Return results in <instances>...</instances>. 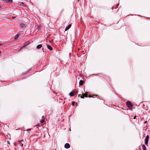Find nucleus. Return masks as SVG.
Segmentation results:
<instances>
[{"label":"nucleus","instance_id":"nucleus-10","mask_svg":"<svg viewBox=\"0 0 150 150\" xmlns=\"http://www.w3.org/2000/svg\"><path fill=\"white\" fill-rule=\"evenodd\" d=\"M42 120L40 121V122L41 123H43L45 121L44 118L43 116H42Z\"/></svg>","mask_w":150,"mask_h":150},{"label":"nucleus","instance_id":"nucleus-11","mask_svg":"<svg viewBox=\"0 0 150 150\" xmlns=\"http://www.w3.org/2000/svg\"><path fill=\"white\" fill-rule=\"evenodd\" d=\"M142 147L143 150H146V146L144 144H143L142 146Z\"/></svg>","mask_w":150,"mask_h":150},{"label":"nucleus","instance_id":"nucleus-5","mask_svg":"<svg viewBox=\"0 0 150 150\" xmlns=\"http://www.w3.org/2000/svg\"><path fill=\"white\" fill-rule=\"evenodd\" d=\"M71 24H69L68 26H67L65 29V31L67 30L71 26Z\"/></svg>","mask_w":150,"mask_h":150},{"label":"nucleus","instance_id":"nucleus-25","mask_svg":"<svg viewBox=\"0 0 150 150\" xmlns=\"http://www.w3.org/2000/svg\"><path fill=\"white\" fill-rule=\"evenodd\" d=\"M146 122H146V121H145V122H144V123H146Z\"/></svg>","mask_w":150,"mask_h":150},{"label":"nucleus","instance_id":"nucleus-1","mask_svg":"<svg viewBox=\"0 0 150 150\" xmlns=\"http://www.w3.org/2000/svg\"><path fill=\"white\" fill-rule=\"evenodd\" d=\"M126 103L128 108L132 110V108L133 105L131 103L130 101H128Z\"/></svg>","mask_w":150,"mask_h":150},{"label":"nucleus","instance_id":"nucleus-8","mask_svg":"<svg viewBox=\"0 0 150 150\" xmlns=\"http://www.w3.org/2000/svg\"><path fill=\"white\" fill-rule=\"evenodd\" d=\"M23 140H21L18 141V142H19V144L21 145V147H22L23 146V144L22 143V142H23Z\"/></svg>","mask_w":150,"mask_h":150},{"label":"nucleus","instance_id":"nucleus-12","mask_svg":"<svg viewBox=\"0 0 150 150\" xmlns=\"http://www.w3.org/2000/svg\"><path fill=\"white\" fill-rule=\"evenodd\" d=\"M69 95L70 96H74V94L73 93V92H70V93H69Z\"/></svg>","mask_w":150,"mask_h":150},{"label":"nucleus","instance_id":"nucleus-9","mask_svg":"<svg viewBox=\"0 0 150 150\" xmlns=\"http://www.w3.org/2000/svg\"><path fill=\"white\" fill-rule=\"evenodd\" d=\"M42 47V45L41 44L39 45H37V48L38 49H40Z\"/></svg>","mask_w":150,"mask_h":150},{"label":"nucleus","instance_id":"nucleus-23","mask_svg":"<svg viewBox=\"0 0 150 150\" xmlns=\"http://www.w3.org/2000/svg\"><path fill=\"white\" fill-rule=\"evenodd\" d=\"M25 46V45H24L23 46H22L21 47H24Z\"/></svg>","mask_w":150,"mask_h":150},{"label":"nucleus","instance_id":"nucleus-20","mask_svg":"<svg viewBox=\"0 0 150 150\" xmlns=\"http://www.w3.org/2000/svg\"><path fill=\"white\" fill-rule=\"evenodd\" d=\"M40 27V26H38L37 27V28L38 29H39Z\"/></svg>","mask_w":150,"mask_h":150},{"label":"nucleus","instance_id":"nucleus-19","mask_svg":"<svg viewBox=\"0 0 150 150\" xmlns=\"http://www.w3.org/2000/svg\"><path fill=\"white\" fill-rule=\"evenodd\" d=\"M21 26H23V27H25V25L23 24H22Z\"/></svg>","mask_w":150,"mask_h":150},{"label":"nucleus","instance_id":"nucleus-7","mask_svg":"<svg viewBox=\"0 0 150 150\" xmlns=\"http://www.w3.org/2000/svg\"><path fill=\"white\" fill-rule=\"evenodd\" d=\"M47 48L50 50H52V47L50 45H47Z\"/></svg>","mask_w":150,"mask_h":150},{"label":"nucleus","instance_id":"nucleus-27","mask_svg":"<svg viewBox=\"0 0 150 150\" xmlns=\"http://www.w3.org/2000/svg\"><path fill=\"white\" fill-rule=\"evenodd\" d=\"M1 51H0V54H1Z\"/></svg>","mask_w":150,"mask_h":150},{"label":"nucleus","instance_id":"nucleus-14","mask_svg":"<svg viewBox=\"0 0 150 150\" xmlns=\"http://www.w3.org/2000/svg\"><path fill=\"white\" fill-rule=\"evenodd\" d=\"M5 3H8V0H2Z\"/></svg>","mask_w":150,"mask_h":150},{"label":"nucleus","instance_id":"nucleus-26","mask_svg":"<svg viewBox=\"0 0 150 150\" xmlns=\"http://www.w3.org/2000/svg\"><path fill=\"white\" fill-rule=\"evenodd\" d=\"M2 45V44H0V45Z\"/></svg>","mask_w":150,"mask_h":150},{"label":"nucleus","instance_id":"nucleus-13","mask_svg":"<svg viewBox=\"0 0 150 150\" xmlns=\"http://www.w3.org/2000/svg\"><path fill=\"white\" fill-rule=\"evenodd\" d=\"M19 36V35H17L15 36V39L16 40L17 39V38H18V36Z\"/></svg>","mask_w":150,"mask_h":150},{"label":"nucleus","instance_id":"nucleus-16","mask_svg":"<svg viewBox=\"0 0 150 150\" xmlns=\"http://www.w3.org/2000/svg\"><path fill=\"white\" fill-rule=\"evenodd\" d=\"M75 104V102L74 101H73L72 102V105L74 106Z\"/></svg>","mask_w":150,"mask_h":150},{"label":"nucleus","instance_id":"nucleus-3","mask_svg":"<svg viewBox=\"0 0 150 150\" xmlns=\"http://www.w3.org/2000/svg\"><path fill=\"white\" fill-rule=\"evenodd\" d=\"M149 136L148 135L146 136V137L145 141V144H148V142L149 141Z\"/></svg>","mask_w":150,"mask_h":150},{"label":"nucleus","instance_id":"nucleus-2","mask_svg":"<svg viewBox=\"0 0 150 150\" xmlns=\"http://www.w3.org/2000/svg\"><path fill=\"white\" fill-rule=\"evenodd\" d=\"M88 92H86L85 93H82V95H81V94L79 95L78 97H80L81 98H84V97H88Z\"/></svg>","mask_w":150,"mask_h":150},{"label":"nucleus","instance_id":"nucleus-15","mask_svg":"<svg viewBox=\"0 0 150 150\" xmlns=\"http://www.w3.org/2000/svg\"><path fill=\"white\" fill-rule=\"evenodd\" d=\"M13 2L12 0H8V3H11Z\"/></svg>","mask_w":150,"mask_h":150},{"label":"nucleus","instance_id":"nucleus-18","mask_svg":"<svg viewBox=\"0 0 150 150\" xmlns=\"http://www.w3.org/2000/svg\"><path fill=\"white\" fill-rule=\"evenodd\" d=\"M88 96L89 97H92V96L91 95H90Z\"/></svg>","mask_w":150,"mask_h":150},{"label":"nucleus","instance_id":"nucleus-6","mask_svg":"<svg viewBox=\"0 0 150 150\" xmlns=\"http://www.w3.org/2000/svg\"><path fill=\"white\" fill-rule=\"evenodd\" d=\"M84 82V81H83L81 80L79 81V85L80 86H82Z\"/></svg>","mask_w":150,"mask_h":150},{"label":"nucleus","instance_id":"nucleus-17","mask_svg":"<svg viewBox=\"0 0 150 150\" xmlns=\"http://www.w3.org/2000/svg\"><path fill=\"white\" fill-rule=\"evenodd\" d=\"M137 117V116L136 115L134 117H133V119H135L136 118V117Z\"/></svg>","mask_w":150,"mask_h":150},{"label":"nucleus","instance_id":"nucleus-24","mask_svg":"<svg viewBox=\"0 0 150 150\" xmlns=\"http://www.w3.org/2000/svg\"><path fill=\"white\" fill-rule=\"evenodd\" d=\"M8 142V144H10V143H9V141H8V142Z\"/></svg>","mask_w":150,"mask_h":150},{"label":"nucleus","instance_id":"nucleus-21","mask_svg":"<svg viewBox=\"0 0 150 150\" xmlns=\"http://www.w3.org/2000/svg\"><path fill=\"white\" fill-rule=\"evenodd\" d=\"M24 4V3H23V2H21V5H22V4Z\"/></svg>","mask_w":150,"mask_h":150},{"label":"nucleus","instance_id":"nucleus-22","mask_svg":"<svg viewBox=\"0 0 150 150\" xmlns=\"http://www.w3.org/2000/svg\"><path fill=\"white\" fill-rule=\"evenodd\" d=\"M16 18V17H13L12 18Z\"/></svg>","mask_w":150,"mask_h":150},{"label":"nucleus","instance_id":"nucleus-4","mask_svg":"<svg viewBox=\"0 0 150 150\" xmlns=\"http://www.w3.org/2000/svg\"><path fill=\"white\" fill-rule=\"evenodd\" d=\"M70 144L68 143H66L64 145V147L66 149H68L70 147Z\"/></svg>","mask_w":150,"mask_h":150}]
</instances>
